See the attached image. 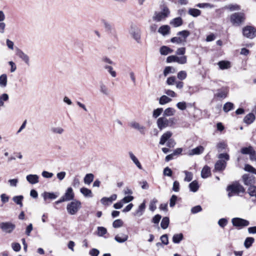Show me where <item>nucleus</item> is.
Returning a JSON list of instances; mask_svg holds the SVG:
<instances>
[{
    "label": "nucleus",
    "instance_id": "nucleus-1",
    "mask_svg": "<svg viewBox=\"0 0 256 256\" xmlns=\"http://www.w3.org/2000/svg\"><path fill=\"white\" fill-rule=\"evenodd\" d=\"M176 122V120L174 118H170L168 119L164 116H162L158 118L156 120L157 126L160 130L167 127L172 126L175 124Z\"/></svg>",
    "mask_w": 256,
    "mask_h": 256
},
{
    "label": "nucleus",
    "instance_id": "nucleus-2",
    "mask_svg": "<svg viewBox=\"0 0 256 256\" xmlns=\"http://www.w3.org/2000/svg\"><path fill=\"white\" fill-rule=\"evenodd\" d=\"M226 190L228 192V197H231L234 194H238L240 193H243L245 191L244 188L237 182L228 186Z\"/></svg>",
    "mask_w": 256,
    "mask_h": 256
},
{
    "label": "nucleus",
    "instance_id": "nucleus-3",
    "mask_svg": "<svg viewBox=\"0 0 256 256\" xmlns=\"http://www.w3.org/2000/svg\"><path fill=\"white\" fill-rule=\"evenodd\" d=\"M81 202L76 200H74L68 204L66 210L68 212L70 215L76 214L81 208Z\"/></svg>",
    "mask_w": 256,
    "mask_h": 256
},
{
    "label": "nucleus",
    "instance_id": "nucleus-4",
    "mask_svg": "<svg viewBox=\"0 0 256 256\" xmlns=\"http://www.w3.org/2000/svg\"><path fill=\"white\" fill-rule=\"evenodd\" d=\"M244 20V14L242 12H235L230 16V22L234 26H239Z\"/></svg>",
    "mask_w": 256,
    "mask_h": 256
},
{
    "label": "nucleus",
    "instance_id": "nucleus-5",
    "mask_svg": "<svg viewBox=\"0 0 256 256\" xmlns=\"http://www.w3.org/2000/svg\"><path fill=\"white\" fill-rule=\"evenodd\" d=\"M130 34L137 43H141V30L138 26H132L130 30Z\"/></svg>",
    "mask_w": 256,
    "mask_h": 256
},
{
    "label": "nucleus",
    "instance_id": "nucleus-6",
    "mask_svg": "<svg viewBox=\"0 0 256 256\" xmlns=\"http://www.w3.org/2000/svg\"><path fill=\"white\" fill-rule=\"evenodd\" d=\"M232 222L234 226L238 228V229H241L250 224L248 220L240 218H233L232 220Z\"/></svg>",
    "mask_w": 256,
    "mask_h": 256
},
{
    "label": "nucleus",
    "instance_id": "nucleus-7",
    "mask_svg": "<svg viewBox=\"0 0 256 256\" xmlns=\"http://www.w3.org/2000/svg\"><path fill=\"white\" fill-rule=\"evenodd\" d=\"M228 88L226 86L222 87L216 90L214 94V98H216L219 100H223L227 97L228 93Z\"/></svg>",
    "mask_w": 256,
    "mask_h": 256
},
{
    "label": "nucleus",
    "instance_id": "nucleus-8",
    "mask_svg": "<svg viewBox=\"0 0 256 256\" xmlns=\"http://www.w3.org/2000/svg\"><path fill=\"white\" fill-rule=\"evenodd\" d=\"M15 228V224L10 222H2L0 223V228L6 233H11Z\"/></svg>",
    "mask_w": 256,
    "mask_h": 256
},
{
    "label": "nucleus",
    "instance_id": "nucleus-9",
    "mask_svg": "<svg viewBox=\"0 0 256 256\" xmlns=\"http://www.w3.org/2000/svg\"><path fill=\"white\" fill-rule=\"evenodd\" d=\"M242 32L244 36L249 38H253L256 36V29L252 26L244 27Z\"/></svg>",
    "mask_w": 256,
    "mask_h": 256
},
{
    "label": "nucleus",
    "instance_id": "nucleus-10",
    "mask_svg": "<svg viewBox=\"0 0 256 256\" xmlns=\"http://www.w3.org/2000/svg\"><path fill=\"white\" fill-rule=\"evenodd\" d=\"M242 180L244 184L250 186H254V184L256 182V178L250 174H244L242 176Z\"/></svg>",
    "mask_w": 256,
    "mask_h": 256
},
{
    "label": "nucleus",
    "instance_id": "nucleus-11",
    "mask_svg": "<svg viewBox=\"0 0 256 256\" xmlns=\"http://www.w3.org/2000/svg\"><path fill=\"white\" fill-rule=\"evenodd\" d=\"M16 55L21 58L28 66L30 65L29 56L24 53L21 50L18 48H16Z\"/></svg>",
    "mask_w": 256,
    "mask_h": 256
},
{
    "label": "nucleus",
    "instance_id": "nucleus-12",
    "mask_svg": "<svg viewBox=\"0 0 256 256\" xmlns=\"http://www.w3.org/2000/svg\"><path fill=\"white\" fill-rule=\"evenodd\" d=\"M130 126L132 128L138 130L141 134H145L146 128L144 126L140 125L138 122H132L130 123Z\"/></svg>",
    "mask_w": 256,
    "mask_h": 256
},
{
    "label": "nucleus",
    "instance_id": "nucleus-13",
    "mask_svg": "<svg viewBox=\"0 0 256 256\" xmlns=\"http://www.w3.org/2000/svg\"><path fill=\"white\" fill-rule=\"evenodd\" d=\"M172 132L170 131H167L164 132L161 136L159 142L160 144L164 145L167 141L170 139L172 136Z\"/></svg>",
    "mask_w": 256,
    "mask_h": 256
},
{
    "label": "nucleus",
    "instance_id": "nucleus-14",
    "mask_svg": "<svg viewBox=\"0 0 256 256\" xmlns=\"http://www.w3.org/2000/svg\"><path fill=\"white\" fill-rule=\"evenodd\" d=\"M26 180L31 184H35L39 182V176L37 174H30L26 176Z\"/></svg>",
    "mask_w": 256,
    "mask_h": 256
},
{
    "label": "nucleus",
    "instance_id": "nucleus-15",
    "mask_svg": "<svg viewBox=\"0 0 256 256\" xmlns=\"http://www.w3.org/2000/svg\"><path fill=\"white\" fill-rule=\"evenodd\" d=\"M226 162L224 160H218L214 165V170L216 171H221L226 167Z\"/></svg>",
    "mask_w": 256,
    "mask_h": 256
},
{
    "label": "nucleus",
    "instance_id": "nucleus-16",
    "mask_svg": "<svg viewBox=\"0 0 256 256\" xmlns=\"http://www.w3.org/2000/svg\"><path fill=\"white\" fill-rule=\"evenodd\" d=\"M117 196L116 194L112 195L109 198L104 197L101 199L102 203L104 205H108L116 199Z\"/></svg>",
    "mask_w": 256,
    "mask_h": 256
},
{
    "label": "nucleus",
    "instance_id": "nucleus-17",
    "mask_svg": "<svg viewBox=\"0 0 256 256\" xmlns=\"http://www.w3.org/2000/svg\"><path fill=\"white\" fill-rule=\"evenodd\" d=\"M204 151V148L200 146H197L196 148H193L189 151L188 155L189 156H193V155H198L201 154Z\"/></svg>",
    "mask_w": 256,
    "mask_h": 256
},
{
    "label": "nucleus",
    "instance_id": "nucleus-18",
    "mask_svg": "<svg viewBox=\"0 0 256 256\" xmlns=\"http://www.w3.org/2000/svg\"><path fill=\"white\" fill-rule=\"evenodd\" d=\"M68 201L74 200V194L72 188L70 187L66 190L63 196Z\"/></svg>",
    "mask_w": 256,
    "mask_h": 256
},
{
    "label": "nucleus",
    "instance_id": "nucleus-19",
    "mask_svg": "<svg viewBox=\"0 0 256 256\" xmlns=\"http://www.w3.org/2000/svg\"><path fill=\"white\" fill-rule=\"evenodd\" d=\"M146 209L145 202L142 203L138 206V208L135 211L134 215L135 216H142Z\"/></svg>",
    "mask_w": 256,
    "mask_h": 256
},
{
    "label": "nucleus",
    "instance_id": "nucleus-20",
    "mask_svg": "<svg viewBox=\"0 0 256 256\" xmlns=\"http://www.w3.org/2000/svg\"><path fill=\"white\" fill-rule=\"evenodd\" d=\"M100 91L102 94L106 96H110V90L108 88V86L102 82H100Z\"/></svg>",
    "mask_w": 256,
    "mask_h": 256
},
{
    "label": "nucleus",
    "instance_id": "nucleus-21",
    "mask_svg": "<svg viewBox=\"0 0 256 256\" xmlns=\"http://www.w3.org/2000/svg\"><path fill=\"white\" fill-rule=\"evenodd\" d=\"M167 17L160 12H156L152 16V20L156 22H159L164 20Z\"/></svg>",
    "mask_w": 256,
    "mask_h": 256
},
{
    "label": "nucleus",
    "instance_id": "nucleus-22",
    "mask_svg": "<svg viewBox=\"0 0 256 256\" xmlns=\"http://www.w3.org/2000/svg\"><path fill=\"white\" fill-rule=\"evenodd\" d=\"M170 24L174 27L176 28L182 24L183 20L180 17H178L171 20Z\"/></svg>",
    "mask_w": 256,
    "mask_h": 256
},
{
    "label": "nucleus",
    "instance_id": "nucleus-23",
    "mask_svg": "<svg viewBox=\"0 0 256 256\" xmlns=\"http://www.w3.org/2000/svg\"><path fill=\"white\" fill-rule=\"evenodd\" d=\"M128 236L124 234H120L116 235L114 240L119 243H122L126 241L128 239Z\"/></svg>",
    "mask_w": 256,
    "mask_h": 256
},
{
    "label": "nucleus",
    "instance_id": "nucleus-24",
    "mask_svg": "<svg viewBox=\"0 0 256 256\" xmlns=\"http://www.w3.org/2000/svg\"><path fill=\"white\" fill-rule=\"evenodd\" d=\"M128 154L130 158H131L132 160L134 162V163L136 166L139 169L142 170V166L138 159L136 158V157L131 152H128Z\"/></svg>",
    "mask_w": 256,
    "mask_h": 256
},
{
    "label": "nucleus",
    "instance_id": "nucleus-25",
    "mask_svg": "<svg viewBox=\"0 0 256 256\" xmlns=\"http://www.w3.org/2000/svg\"><path fill=\"white\" fill-rule=\"evenodd\" d=\"M190 34V32L187 30H184L177 33V36L182 38V40L184 42H186V39Z\"/></svg>",
    "mask_w": 256,
    "mask_h": 256
},
{
    "label": "nucleus",
    "instance_id": "nucleus-26",
    "mask_svg": "<svg viewBox=\"0 0 256 256\" xmlns=\"http://www.w3.org/2000/svg\"><path fill=\"white\" fill-rule=\"evenodd\" d=\"M210 174V168L208 166H205L201 172V176L204 178H208Z\"/></svg>",
    "mask_w": 256,
    "mask_h": 256
},
{
    "label": "nucleus",
    "instance_id": "nucleus-27",
    "mask_svg": "<svg viewBox=\"0 0 256 256\" xmlns=\"http://www.w3.org/2000/svg\"><path fill=\"white\" fill-rule=\"evenodd\" d=\"M42 195L44 200L47 199L54 200L56 199L58 196L56 194L49 192H44Z\"/></svg>",
    "mask_w": 256,
    "mask_h": 256
},
{
    "label": "nucleus",
    "instance_id": "nucleus-28",
    "mask_svg": "<svg viewBox=\"0 0 256 256\" xmlns=\"http://www.w3.org/2000/svg\"><path fill=\"white\" fill-rule=\"evenodd\" d=\"M255 118V116L252 113H250L244 117V121L247 124H250L254 121Z\"/></svg>",
    "mask_w": 256,
    "mask_h": 256
},
{
    "label": "nucleus",
    "instance_id": "nucleus-29",
    "mask_svg": "<svg viewBox=\"0 0 256 256\" xmlns=\"http://www.w3.org/2000/svg\"><path fill=\"white\" fill-rule=\"evenodd\" d=\"M170 27L168 25H164L159 28L158 32L163 36H165L170 33Z\"/></svg>",
    "mask_w": 256,
    "mask_h": 256
},
{
    "label": "nucleus",
    "instance_id": "nucleus-30",
    "mask_svg": "<svg viewBox=\"0 0 256 256\" xmlns=\"http://www.w3.org/2000/svg\"><path fill=\"white\" fill-rule=\"evenodd\" d=\"M176 110L172 108H166L163 113V116L166 118V116H171L175 114Z\"/></svg>",
    "mask_w": 256,
    "mask_h": 256
},
{
    "label": "nucleus",
    "instance_id": "nucleus-31",
    "mask_svg": "<svg viewBox=\"0 0 256 256\" xmlns=\"http://www.w3.org/2000/svg\"><path fill=\"white\" fill-rule=\"evenodd\" d=\"M160 53L162 55H164L166 56L168 54H170L172 52L173 50L168 46H162L160 48Z\"/></svg>",
    "mask_w": 256,
    "mask_h": 256
},
{
    "label": "nucleus",
    "instance_id": "nucleus-32",
    "mask_svg": "<svg viewBox=\"0 0 256 256\" xmlns=\"http://www.w3.org/2000/svg\"><path fill=\"white\" fill-rule=\"evenodd\" d=\"M183 238L184 236L182 233L174 234L172 236V242L174 244H179Z\"/></svg>",
    "mask_w": 256,
    "mask_h": 256
},
{
    "label": "nucleus",
    "instance_id": "nucleus-33",
    "mask_svg": "<svg viewBox=\"0 0 256 256\" xmlns=\"http://www.w3.org/2000/svg\"><path fill=\"white\" fill-rule=\"evenodd\" d=\"M220 68L222 70L228 69L230 68V64L228 61L222 60L218 62Z\"/></svg>",
    "mask_w": 256,
    "mask_h": 256
},
{
    "label": "nucleus",
    "instance_id": "nucleus-34",
    "mask_svg": "<svg viewBox=\"0 0 256 256\" xmlns=\"http://www.w3.org/2000/svg\"><path fill=\"white\" fill-rule=\"evenodd\" d=\"M80 192L84 196L90 198L92 196V194L91 190L88 188H80Z\"/></svg>",
    "mask_w": 256,
    "mask_h": 256
},
{
    "label": "nucleus",
    "instance_id": "nucleus-35",
    "mask_svg": "<svg viewBox=\"0 0 256 256\" xmlns=\"http://www.w3.org/2000/svg\"><path fill=\"white\" fill-rule=\"evenodd\" d=\"M189 188L190 190L192 192H196L199 188L198 182L196 180H194L189 184Z\"/></svg>",
    "mask_w": 256,
    "mask_h": 256
},
{
    "label": "nucleus",
    "instance_id": "nucleus-36",
    "mask_svg": "<svg viewBox=\"0 0 256 256\" xmlns=\"http://www.w3.org/2000/svg\"><path fill=\"white\" fill-rule=\"evenodd\" d=\"M188 14L194 17H197L200 15L201 11L196 8H190L188 10Z\"/></svg>",
    "mask_w": 256,
    "mask_h": 256
},
{
    "label": "nucleus",
    "instance_id": "nucleus-37",
    "mask_svg": "<svg viewBox=\"0 0 256 256\" xmlns=\"http://www.w3.org/2000/svg\"><path fill=\"white\" fill-rule=\"evenodd\" d=\"M8 79L6 74H2L0 76V86L5 88L7 85Z\"/></svg>",
    "mask_w": 256,
    "mask_h": 256
},
{
    "label": "nucleus",
    "instance_id": "nucleus-38",
    "mask_svg": "<svg viewBox=\"0 0 256 256\" xmlns=\"http://www.w3.org/2000/svg\"><path fill=\"white\" fill-rule=\"evenodd\" d=\"M94 176L92 174H86L84 179L85 184H90L94 180Z\"/></svg>",
    "mask_w": 256,
    "mask_h": 256
},
{
    "label": "nucleus",
    "instance_id": "nucleus-39",
    "mask_svg": "<svg viewBox=\"0 0 256 256\" xmlns=\"http://www.w3.org/2000/svg\"><path fill=\"white\" fill-rule=\"evenodd\" d=\"M172 101V99L168 96L163 95L159 99V103L161 105L168 104Z\"/></svg>",
    "mask_w": 256,
    "mask_h": 256
},
{
    "label": "nucleus",
    "instance_id": "nucleus-40",
    "mask_svg": "<svg viewBox=\"0 0 256 256\" xmlns=\"http://www.w3.org/2000/svg\"><path fill=\"white\" fill-rule=\"evenodd\" d=\"M24 199V196L22 195L20 196H14L12 198L13 201L16 203L17 204L19 205L20 207L22 206V201Z\"/></svg>",
    "mask_w": 256,
    "mask_h": 256
},
{
    "label": "nucleus",
    "instance_id": "nucleus-41",
    "mask_svg": "<svg viewBox=\"0 0 256 256\" xmlns=\"http://www.w3.org/2000/svg\"><path fill=\"white\" fill-rule=\"evenodd\" d=\"M170 220L167 216L164 217L161 222L160 226L162 229H166L169 225Z\"/></svg>",
    "mask_w": 256,
    "mask_h": 256
},
{
    "label": "nucleus",
    "instance_id": "nucleus-42",
    "mask_svg": "<svg viewBox=\"0 0 256 256\" xmlns=\"http://www.w3.org/2000/svg\"><path fill=\"white\" fill-rule=\"evenodd\" d=\"M254 241V239L252 237H248L246 238L244 242V246L246 248H250L253 242Z\"/></svg>",
    "mask_w": 256,
    "mask_h": 256
},
{
    "label": "nucleus",
    "instance_id": "nucleus-43",
    "mask_svg": "<svg viewBox=\"0 0 256 256\" xmlns=\"http://www.w3.org/2000/svg\"><path fill=\"white\" fill-rule=\"evenodd\" d=\"M253 149L254 148L250 146L248 147H244L241 148L240 152L243 154L250 155Z\"/></svg>",
    "mask_w": 256,
    "mask_h": 256
},
{
    "label": "nucleus",
    "instance_id": "nucleus-44",
    "mask_svg": "<svg viewBox=\"0 0 256 256\" xmlns=\"http://www.w3.org/2000/svg\"><path fill=\"white\" fill-rule=\"evenodd\" d=\"M234 104L230 102H226L223 107V110L224 112H228L234 108Z\"/></svg>",
    "mask_w": 256,
    "mask_h": 256
},
{
    "label": "nucleus",
    "instance_id": "nucleus-45",
    "mask_svg": "<svg viewBox=\"0 0 256 256\" xmlns=\"http://www.w3.org/2000/svg\"><path fill=\"white\" fill-rule=\"evenodd\" d=\"M50 131L54 134H62L64 132V130L61 127H52Z\"/></svg>",
    "mask_w": 256,
    "mask_h": 256
},
{
    "label": "nucleus",
    "instance_id": "nucleus-46",
    "mask_svg": "<svg viewBox=\"0 0 256 256\" xmlns=\"http://www.w3.org/2000/svg\"><path fill=\"white\" fill-rule=\"evenodd\" d=\"M196 6L199 8H214V6L210 3H200L196 5Z\"/></svg>",
    "mask_w": 256,
    "mask_h": 256
},
{
    "label": "nucleus",
    "instance_id": "nucleus-47",
    "mask_svg": "<svg viewBox=\"0 0 256 256\" xmlns=\"http://www.w3.org/2000/svg\"><path fill=\"white\" fill-rule=\"evenodd\" d=\"M163 112L162 108H158L154 110L152 112V117L154 118H158Z\"/></svg>",
    "mask_w": 256,
    "mask_h": 256
},
{
    "label": "nucleus",
    "instance_id": "nucleus-48",
    "mask_svg": "<svg viewBox=\"0 0 256 256\" xmlns=\"http://www.w3.org/2000/svg\"><path fill=\"white\" fill-rule=\"evenodd\" d=\"M160 8L162 11L160 12L163 14L164 16H166V17L168 16V15L170 14V11L168 8V6L164 4L160 6Z\"/></svg>",
    "mask_w": 256,
    "mask_h": 256
},
{
    "label": "nucleus",
    "instance_id": "nucleus-49",
    "mask_svg": "<svg viewBox=\"0 0 256 256\" xmlns=\"http://www.w3.org/2000/svg\"><path fill=\"white\" fill-rule=\"evenodd\" d=\"M157 202H158V200L155 198H153L151 200L150 204V206H149V208L151 211L153 212L156 208V204Z\"/></svg>",
    "mask_w": 256,
    "mask_h": 256
},
{
    "label": "nucleus",
    "instance_id": "nucleus-50",
    "mask_svg": "<svg viewBox=\"0 0 256 256\" xmlns=\"http://www.w3.org/2000/svg\"><path fill=\"white\" fill-rule=\"evenodd\" d=\"M107 232L106 229L102 226H98V234L100 236H102Z\"/></svg>",
    "mask_w": 256,
    "mask_h": 256
},
{
    "label": "nucleus",
    "instance_id": "nucleus-51",
    "mask_svg": "<svg viewBox=\"0 0 256 256\" xmlns=\"http://www.w3.org/2000/svg\"><path fill=\"white\" fill-rule=\"evenodd\" d=\"M248 193L251 196H255L256 198V186H252L248 188Z\"/></svg>",
    "mask_w": 256,
    "mask_h": 256
},
{
    "label": "nucleus",
    "instance_id": "nucleus-52",
    "mask_svg": "<svg viewBox=\"0 0 256 256\" xmlns=\"http://www.w3.org/2000/svg\"><path fill=\"white\" fill-rule=\"evenodd\" d=\"M170 42L172 43H175L176 44H180L184 42L182 40V38L179 37L177 36L173 37L170 39Z\"/></svg>",
    "mask_w": 256,
    "mask_h": 256
},
{
    "label": "nucleus",
    "instance_id": "nucleus-53",
    "mask_svg": "<svg viewBox=\"0 0 256 256\" xmlns=\"http://www.w3.org/2000/svg\"><path fill=\"white\" fill-rule=\"evenodd\" d=\"M123 224L122 221L120 219L115 220L112 224V226L114 228H118L121 227Z\"/></svg>",
    "mask_w": 256,
    "mask_h": 256
},
{
    "label": "nucleus",
    "instance_id": "nucleus-54",
    "mask_svg": "<svg viewBox=\"0 0 256 256\" xmlns=\"http://www.w3.org/2000/svg\"><path fill=\"white\" fill-rule=\"evenodd\" d=\"M184 173L186 174V176L184 178V181L186 182H190L192 179V174L191 172H189L188 171H184Z\"/></svg>",
    "mask_w": 256,
    "mask_h": 256
},
{
    "label": "nucleus",
    "instance_id": "nucleus-55",
    "mask_svg": "<svg viewBox=\"0 0 256 256\" xmlns=\"http://www.w3.org/2000/svg\"><path fill=\"white\" fill-rule=\"evenodd\" d=\"M174 69L171 66H166L164 70V75L166 76L170 73L174 72Z\"/></svg>",
    "mask_w": 256,
    "mask_h": 256
},
{
    "label": "nucleus",
    "instance_id": "nucleus-56",
    "mask_svg": "<svg viewBox=\"0 0 256 256\" xmlns=\"http://www.w3.org/2000/svg\"><path fill=\"white\" fill-rule=\"evenodd\" d=\"M177 196L176 195H172L170 200V206L171 208L174 207L176 203V200H177Z\"/></svg>",
    "mask_w": 256,
    "mask_h": 256
},
{
    "label": "nucleus",
    "instance_id": "nucleus-57",
    "mask_svg": "<svg viewBox=\"0 0 256 256\" xmlns=\"http://www.w3.org/2000/svg\"><path fill=\"white\" fill-rule=\"evenodd\" d=\"M244 169L246 171L256 174V170L250 164H246Z\"/></svg>",
    "mask_w": 256,
    "mask_h": 256
},
{
    "label": "nucleus",
    "instance_id": "nucleus-58",
    "mask_svg": "<svg viewBox=\"0 0 256 256\" xmlns=\"http://www.w3.org/2000/svg\"><path fill=\"white\" fill-rule=\"evenodd\" d=\"M177 76L180 80H184L186 78L187 74L185 71L182 70L178 72Z\"/></svg>",
    "mask_w": 256,
    "mask_h": 256
},
{
    "label": "nucleus",
    "instance_id": "nucleus-59",
    "mask_svg": "<svg viewBox=\"0 0 256 256\" xmlns=\"http://www.w3.org/2000/svg\"><path fill=\"white\" fill-rule=\"evenodd\" d=\"M226 147V144L224 142H220L216 145V148L218 150V152L222 151L223 150L225 149Z\"/></svg>",
    "mask_w": 256,
    "mask_h": 256
},
{
    "label": "nucleus",
    "instance_id": "nucleus-60",
    "mask_svg": "<svg viewBox=\"0 0 256 256\" xmlns=\"http://www.w3.org/2000/svg\"><path fill=\"white\" fill-rule=\"evenodd\" d=\"M187 62V58L186 56H182L178 58L177 62L180 64H185Z\"/></svg>",
    "mask_w": 256,
    "mask_h": 256
},
{
    "label": "nucleus",
    "instance_id": "nucleus-61",
    "mask_svg": "<svg viewBox=\"0 0 256 256\" xmlns=\"http://www.w3.org/2000/svg\"><path fill=\"white\" fill-rule=\"evenodd\" d=\"M177 108L180 110H184L186 108V104L184 102H178L176 104Z\"/></svg>",
    "mask_w": 256,
    "mask_h": 256
},
{
    "label": "nucleus",
    "instance_id": "nucleus-62",
    "mask_svg": "<svg viewBox=\"0 0 256 256\" xmlns=\"http://www.w3.org/2000/svg\"><path fill=\"white\" fill-rule=\"evenodd\" d=\"M178 56H170L166 58V62L168 63L172 62H176L178 61Z\"/></svg>",
    "mask_w": 256,
    "mask_h": 256
},
{
    "label": "nucleus",
    "instance_id": "nucleus-63",
    "mask_svg": "<svg viewBox=\"0 0 256 256\" xmlns=\"http://www.w3.org/2000/svg\"><path fill=\"white\" fill-rule=\"evenodd\" d=\"M228 224V220L226 218H222L218 220V224L222 227L224 228Z\"/></svg>",
    "mask_w": 256,
    "mask_h": 256
},
{
    "label": "nucleus",
    "instance_id": "nucleus-64",
    "mask_svg": "<svg viewBox=\"0 0 256 256\" xmlns=\"http://www.w3.org/2000/svg\"><path fill=\"white\" fill-rule=\"evenodd\" d=\"M72 184L74 188H78L80 186V180L76 177L74 178Z\"/></svg>",
    "mask_w": 256,
    "mask_h": 256
}]
</instances>
